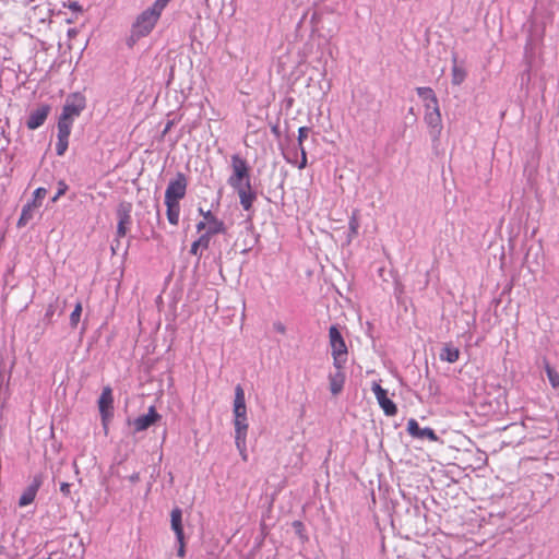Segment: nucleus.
<instances>
[{"mask_svg":"<svg viewBox=\"0 0 559 559\" xmlns=\"http://www.w3.org/2000/svg\"><path fill=\"white\" fill-rule=\"evenodd\" d=\"M348 228H349V238H352L353 236L358 234L359 221H358L356 214H353V216L349 218Z\"/></svg>","mask_w":559,"mask_h":559,"instance_id":"nucleus-31","label":"nucleus"},{"mask_svg":"<svg viewBox=\"0 0 559 559\" xmlns=\"http://www.w3.org/2000/svg\"><path fill=\"white\" fill-rule=\"evenodd\" d=\"M98 409L103 423L106 424V421L112 416L114 409L112 390L109 386H105L102 391L98 400Z\"/></svg>","mask_w":559,"mask_h":559,"instance_id":"nucleus-11","label":"nucleus"},{"mask_svg":"<svg viewBox=\"0 0 559 559\" xmlns=\"http://www.w3.org/2000/svg\"><path fill=\"white\" fill-rule=\"evenodd\" d=\"M74 121L59 117L57 123V138L69 139L71 134L72 124Z\"/></svg>","mask_w":559,"mask_h":559,"instance_id":"nucleus-23","label":"nucleus"},{"mask_svg":"<svg viewBox=\"0 0 559 559\" xmlns=\"http://www.w3.org/2000/svg\"><path fill=\"white\" fill-rule=\"evenodd\" d=\"M329 338L331 346V354L333 357V365L335 369H343L347 361V346L345 341L335 325L329 330Z\"/></svg>","mask_w":559,"mask_h":559,"instance_id":"nucleus-3","label":"nucleus"},{"mask_svg":"<svg viewBox=\"0 0 559 559\" xmlns=\"http://www.w3.org/2000/svg\"><path fill=\"white\" fill-rule=\"evenodd\" d=\"M162 416L157 413L155 406H150L145 415L136 417L133 421L134 432H141L159 421Z\"/></svg>","mask_w":559,"mask_h":559,"instance_id":"nucleus-12","label":"nucleus"},{"mask_svg":"<svg viewBox=\"0 0 559 559\" xmlns=\"http://www.w3.org/2000/svg\"><path fill=\"white\" fill-rule=\"evenodd\" d=\"M69 146V139L57 138L56 154L63 156Z\"/></svg>","mask_w":559,"mask_h":559,"instance_id":"nucleus-29","label":"nucleus"},{"mask_svg":"<svg viewBox=\"0 0 559 559\" xmlns=\"http://www.w3.org/2000/svg\"><path fill=\"white\" fill-rule=\"evenodd\" d=\"M409 114H414V108L413 107L409 108Z\"/></svg>","mask_w":559,"mask_h":559,"instance_id":"nucleus-41","label":"nucleus"},{"mask_svg":"<svg viewBox=\"0 0 559 559\" xmlns=\"http://www.w3.org/2000/svg\"><path fill=\"white\" fill-rule=\"evenodd\" d=\"M41 484V476H34L32 483L24 489L23 493L21 495L19 500V507L24 508L33 503Z\"/></svg>","mask_w":559,"mask_h":559,"instance_id":"nucleus-13","label":"nucleus"},{"mask_svg":"<svg viewBox=\"0 0 559 559\" xmlns=\"http://www.w3.org/2000/svg\"><path fill=\"white\" fill-rule=\"evenodd\" d=\"M199 249H201V247H200L199 245H197V241H194V242L191 245V250H190V252H191L192 254H197Z\"/></svg>","mask_w":559,"mask_h":559,"instance_id":"nucleus-37","label":"nucleus"},{"mask_svg":"<svg viewBox=\"0 0 559 559\" xmlns=\"http://www.w3.org/2000/svg\"><path fill=\"white\" fill-rule=\"evenodd\" d=\"M417 95L424 100V103H429L430 105H435L438 103V98L430 87H417Z\"/></svg>","mask_w":559,"mask_h":559,"instance_id":"nucleus-24","label":"nucleus"},{"mask_svg":"<svg viewBox=\"0 0 559 559\" xmlns=\"http://www.w3.org/2000/svg\"><path fill=\"white\" fill-rule=\"evenodd\" d=\"M234 426H235V443L239 452H243L246 448V439L248 433L247 406L245 391L241 385L235 389L234 400Z\"/></svg>","mask_w":559,"mask_h":559,"instance_id":"nucleus-1","label":"nucleus"},{"mask_svg":"<svg viewBox=\"0 0 559 559\" xmlns=\"http://www.w3.org/2000/svg\"><path fill=\"white\" fill-rule=\"evenodd\" d=\"M84 108L85 97L80 93H73L67 97L60 117L74 121Z\"/></svg>","mask_w":559,"mask_h":559,"instance_id":"nucleus-7","label":"nucleus"},{"mask_svg":"<svg viewBox=\"0 0 559 559\" xmlns=\"http://www.w3.org/2000/svg\"><path fill=\"white\" fill-rule=\"evenodd\" d=\"M46 194H47L46 188H43V187L37 188L34 191L33 200L29 203L38 209L41 205V200L46 197Z\"/></svg>","mask_w":559,"mask_h":559,"instance_id":"nucleus-26","label":"nucleus"},{"mask_svg":"<svg viewBox=\"0 0 559 559\" xmlns=\"http://www.w3.org/2000/svg\"><path fill=\"white\" fill-rule=\"evenodd\" d=\"M460 358V349L451 343H445L440 353V359L450 364H454Z\"/></svg>","mask_w":559,"mask_h":559,"instance_id":"nucleus-20","label":"nucleus"},{"mask_svg":"<svg viewBox=\"0 0 559 559\" xmlns=\"http://www.w3.org/2000/svg\"><path fill=\"white\" fill-rule=\"evenodd\" d=\"M200 214L206 222L209 234H224L226 231L225 224L222 219L217 218L211 211H203L199 209Z\"/></svg>","mask_w":559,"mask_h":559,"instance_id":"nucleus-16","label":"nucleus"},{"mask_svg":"<svg viewBox=\"0 0 559 559\" xmlns=\"http://www.w3.org/2000/svg\"><path fill=\"white\" fill-rule=\"evenodd\" d=\"M171 0H155V2L153 3L155 5V8L157 10H162L164 11V9L167 7V4L170 2Z\"/></svg>","mask_w":559,"mask_h":559,"instance_id":"nucleus-34","label":"nucleus"},{"mask_svg":"<svg viewBox=\"0 0 559 559\" xmlns=\"http://www.w3.org/2000/svg\"><path fill=\"white\" fill-rule=\"evenodd\" d=\"M233 174L227 182L233 189L246 186L250 181V169L248 163L238 154L231 155L230 158Z\"/></svg>","mask_w":559,"mask_h":559,"instance_id":"nucleus-4","label":"nucleus"},{"mask_svg":"<svg viewBox=\"0 0 559 559\" xmlns=\"http://www.w3.org/2000/svg\"><path fill=\"white\" fill-rule=\"evenodd\" d=\"M171 530L175 532L177 539H183L182 512L179 508L173 509L170 513Z\"/></svg>","mask_w":559,"mask_h":559,"instance_id":"nucleus-18","label":"nucleus"},{"mask_svg":"<svg viewBox=\"0 0 559 559\" xmlns=\"http://www.w3.org/2000/svg\"><path fill=\"white\" fill-rule=\"evenodd\" d=\"M546 372H547V377H548L550 384L554 388H558L559 386V373L556 370H554L550 366L546 367Z\"/></svg>","mask_w":559,"mask_h":559,"instance_id":"nucleus-30","label":"nucleus"},{"mask_svg":"<svg viewBox=\"0 0 559 559\" xmlns=\"http://www.w3.org/2000/svg\"><path fill=\"white\" fill-rule=\"evenodd\" d=\"M276 330L281 333H284L285 332V328L282 325V324H277L276 325Z\"/></svg>","mask_w":559,"mask_h":559,"instance_id":"nucleus-39","label":"nucleus"},{"mask_svg":"<svg viewBox=\"0 0 559 559\" xmlns=\"http://www.w3.org/2000/svg\"><path fill=\"white\" fill-rule=\"evenodd\" d=\"M178 540V544H179V548H178V556L179 557H185L186 555V545H185V538L183 539H177Z\"/></svg>","mask_w":559,"mask_h":559,"instance_id":"nucleus-35","label":"nucleus"},{"mask_svg":"<svg viewBox=\"0 0 559 559\" xmlns=\"http://www.w3.org/2000/svg\"><path fill=\"white\" fill-rule=\"evenodd\" d=\"M188 188V178L183 173H177L175 178L170 179L165 191V200L179 201L186 197Z\"/></svg>","mask_w":559,"mask_h":559,"instance_id":"nucleus-6","label":"nucleus"},{"mask_svg":"<svg viewBox=\"0 0 559 559\" xmlns=\"http://www.w3.org/2000/svg\"><path fill=\"white\" fill-rule=\"evenodd\" d=\"M240 201V205L245 211H250L252 209V204L257 199V193L253 190L251 182H247L246 186L234 189Z\"/></svg>","mask_w":559,"mask_h":559,"instance_id":"nucleus-15","label":"nucleus"},{"mask_svg":"<svg viewBox=\"0 0 559 559\" xmlns=\"http://www.w3.org/2000/svg\"><path fill=\"white\" fill-rule=\"evenodd\" d=\"M424 121L429 128V134L432 141H437L440 138L443 128L439 103L435 105H430L429 103L425 104Z\"/></svg>","mask_w":559,"mask_h":559,"instance_id":"nucleus-5","label":"nucleus"},{"mask_svg":"<svg viewBox=\"0 0 559 559\" xmlns=\"http://www.w3.org/2000/svg\"><path fill=\"white\" fill-rule=\"evenodd\" d=\"M162 12L163 11L157 10L154 4L144 10L132 25L130 40L134 43L141 37L147 36L159 20Z\"/></svg>","mask_w":559,"mask_h":559,"instance_id":"nucleus-2","label":"nucleus"},{"mask_svg":"<svg viewBox=\"0 0 559 559\" xmlns=\"http://www.w3.org/2000/svg\"><path fill=\"white\" fill-rule=\"evenodd\" d=\"M215 234H209L207 230H205L204 234L200 236V238L197 241V245L201 247V249H207L210 246L211 237Z\"/></svg>","mask_w":559,"mask_h":559,"instance_id":"nucleus-32","label":"nucleus"},{"mask_svg":"<svg viewBox=\"0 0 559 559\" xmlns=\"http://www.w3.org/2000/svg\"><path fill=\"white\" fill-rule=\"evenodd\" d=\"M50 110L51 106L48 104H41L37 108L33 109L26 120V127L29 130L38 129L46 121Z\"/></svg>","mask_w":559,"mask_h":559,"instance_id":"nucleus-10","label":"nucleus"},{"mask_svg":"<svg viewBox=\"0 0 559 559\" xmlns=\"http://www.w3.org/2000/svg\"><path fill=\"white\" fill-rule=\"evenodd\" d=\"M345 383V374L343 369H336L334 373L329 376L330 391L333 395H337L342 392Z\"/></svg>","mask_w":559,"mask_h":559,"instance_id":"nucleus-17","label":"nucleus"},{"mask_svg":"<svg viewBox=\"0 0 559 559\" xmlns=\"http://www.w3.org/2000/svg\"><path fill=\"white\" fill-rule=\"evenodd\" d=\"M37 207H35L34 205H32L31 203H26L23 207H22V212H21V215H20V218L17 221V226L19 227H24L28 224V222H31L34 217V211L36 210Z\"/></svg>","mask_w":559,"mask_h":559,"instance_id":"nucleus-22","label":"nucleus"},{"mask_svg":"<svg viewBox=\"0 0 559 559\" xmlns=\"http://www.w3.org/2000/svg\"><path fill=\"white\" fill-rule=\"evenodd\" d=\"M466 78V71L456 63L452 67V84L461 85Z\"/></svg>","mask_w":559,"mask_h":559,"instance_id":"nucleus-25","label":"nucleus"},{"mask_svg":"<svg viewBox=\"0 0 559 559\" xmlns=\"http://www.w3.org/2000/svg\"><path fill=\"white\" fill-rule=\"evenodd\" d=\"M204 229H207V225H206V222L205 219L204 221H200L198 224H197V230L198 231H202Z\"/></svg>","mask_w":559,"mask_h":559,"instance_id":"nucleus-36","label":"nucleus"},{"mask_svg":"<svg viewBox=\"0 0 559 559\" xmlns=\"http://www.w3.org/2000/svg\"><path fill=\"white\" fill-rule=\"evenodd\" d=\"M407 432L409 433V436H412L413 438H418V439H428L430 441H438V436L437 433L435 432L433 429L431 428H420L417 420L414 419V418H411L408 421H407Z\"/></svg>","mask_w":559,"mask_h":559,"instance_id":"nucleus-14","label":"nucleus"},{"mask_svg":"<svg viewBox=\"0 0 559 559\" xmlns=\"http://www.w3.org/2000/svg\"><path fill=\"white\" fill-rule=\"evenodd\" d=\"M60 491H61V493L64 497H70V495H71V484H69V483H61Z\"/></svg>","mask_w":559,"mask_h":559,"instance_id":"nucleus-33","label":"nucleus"},{"mask_svg":"<svg viewBox=\"0 0 559 559\" xmlns=\"http://www.w3.org/2000/svg\"><path fill=\"white\" fill-rule=\"evenodd\" d=\"M69 187L66 183L64 180L58 181V189L56 191V194L51 198V203H56L66 192L68 191Z\"/></svg>","mask_w":559,"mask_h":559,"instance_id":"nucleus-28","label":"nucleus"},{"mask_svg":"<svg viewBox=\"0 0 559 559\" xmlns=\"http://www.w3.org/2000/svg\"><path fill=\"white\" fill-rule=\"evenodd\" d=\"M293 525H294V527H295L296 530H298V531H299V530H301V528L304 527V525H302V523H301L300 521H296V522H294V524H293Z\"/></svg>","mask_w":559,"mask_h":559,"instance_id":"nucleus-38","label":"nucleus"},{"mask_svg":"<svg viewBox=\"0 0 559 559\" xmlns=\"http://www.w3.org/2000/svg\"><path fill=\"white\" fill-rule=\"evenodd\" d=\"M165 205L167 207L166 215L169 224L177 226L179 224L180 216V203L179 201H170L165 200Z\"/></svg>","mask_w":559,"mask_h":559,"instance_id":"nucleus-19","label":"nucleus"},{"mask_svg":"<svg viewBox=\"0 0 559 559\" xmlns=\"http://www.w3.org/2000/svg\"><path fill=\"white\" fill-rule=\"evenodd\" d=\"M240 455L242 456V459L246 461L247 460V447L245 448V451L243 452H240Z\"/></svg>","mask_w":559,"mask_h":559,"instance_id":"nucleus-40","label":"nucleus"},{"mask_svg":"<svg viewBox=\"0 0 559 559\" xmlns=\"http://www.w3.org/2000/svg\"><path fill=\"white\" fill-rule=\"evenodd\" d=\"M309 132H310V128H308V127H301L298 130V144H299V148L301 152V159H300V163L298 164L299 169H304L307 166V154L302 146V142L305 139H307Z\"/></svg>","mask_w":559,"mask_h":559,"instance_id":"nucleus-21","label":"nucleus"},{"mask_svg":"<svg viewBox=\"0 0 559 559\" xmlns=\"http://www.w3.org/2000/svg\"><path fill=\"white\" fill-rule=\"evenodd\" d=\"M81 313H82V304L78 302L75 305L72 313L70 314V324L72 328H76V325L80 321V318H81Z\"/></svg>","mask_w":559,"mask_h":559,"instance_id":"nucleus-27","label":"nucleus"},{"mask_svg":"<svg viewBox=\"0 0 559 559\" xmlns=\"http://www.w3.org/2000/svg\"><path fill=\"white\" fill-rule=\"evenodd\" d=\"M131 212L132 205L130 203H121L117 209V236L124 237L128 233L129 226L131 224Z\"/></svg>","mask_w":559,"mask_h":559,"instance_id":"nucleus-9","label":"nucleus"},{"mask_svg":"<svg viewBox=\"0 0 559 559\" xmlns=\"http://www.w3.org/2000/svg\"><path fill=\"white\" fill-rule=\"evenodd\" d=\"M371 390L376 395L379 406L382 408L386 416H395L397 414V406L388 397V391L383 389L379 382H372Z\"/></svg>","mask_w":559,"mask_h":559,"instance_id":"nucleus-8","label":"nucleus"}]
</instances>
